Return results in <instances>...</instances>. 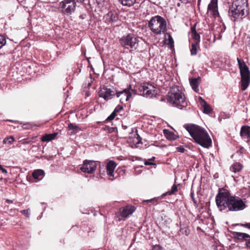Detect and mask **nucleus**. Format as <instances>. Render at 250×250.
<instances>
[{"label": "nucleus", "instance_id": "46", "mask_svg": "<svg viewBox=\"0 0 250 250\" xmlns=\"http://www.w3.org/2000/svg\"><path fill=\"white\" fill-rule=\"evenodd\" d=\"M86 15L85 14H82L79 16L80 19H81L82 20L85 19L86 18Z\"/></svg>", "mask_w": 250, "mask_h": 250}, {"label": "nucleus", "instance_id": "39", "mask_svg": "<svg viewBox=\"0 0 250 250\" xmlns=\"http://www.w3.org/2000/svg\"><path fill=\"white\" fill-rule=\"evenodd\" d=\"M86 82H87V86L90 87L91 85V83H92V78L91 75H90V77L87 78L86 79Z\"/></svg>", "mask_w": 250, "mask_h": 250}, {"label": "nucleus", "instance_id": "10", "mask_svg": "<svg viewBox=\"0 0 250 250\" xmlns=\"http://www.w3.org/2000/svg\"><path fill=\"white\" fill-rule=\"evenodd\" d=\"M116 93V92L105 86L101 88L99 91V96L106 101L113 98Z\"/></svg>", "mask_w": 250, "mask_h": 250}, {"label": "nucleus", "instance_id": "30", "mask_svg": "<svg viewBox=\"0 0 250 250\" xmlns=\"http://www.w3.org/2000/svg\"><path fill=\"white\" fill-rule=\"evenodd\" d=\"M14 138L12 136H10L9 137H6L3 139V143L4 144L10 145L14 142Z\"/></svg>", "mask_w": 250, "mask_h": 250}, {"label": "nucleus", "instance_id": "27", "mask_svg": "<svg viewBox=\"0 0 250 250\" xmlns=\"http://www.w3.org/2000/svg\"><path fill=\"white\" fill-rule=\"evenodd\" d=\"M68 127L69 130H72V131L69 133L70 135L75 134L80 130L79 127L77 125L72 123H69L68 125Z\"/></svg>", "mask_w": 250, "mask_h": 250}, {"label": "nucleus", "instance_id": "7", "mask_svg": "<svg viewBox=\"0 0 250 250\" xmlns=\"http://www.w3.org/2000/svg\"><path fill=\"white\" fill-rule=\"evenodd\" d=\"M138 38L131 34L123 37L120 40L121 45L126 49H136L138 46Z\"/></svg>", "mask_w": 250, "mask_h": 250}, {"label": "nucleus", "instance_id": "35", "mask_svg": "<svg viewBox=\"0 0 250 250\" xmlns=\"http://www.w3.org/2000/svg\"><path fill=\"white\" fill-rule=\"evenodd\" d=\"M29 211H30L29 209H24V210H21V212L22 214L25 215L26 216V217L29 218V216H30Z\"/></svg>", "mask_w": 250, "mask_h": 250}, {"label": "nucleus", "instance_id": "17", "mask_svg": "<svg viewBox=\"0 0 250 250\" xmlns=\"http://www.w3.org/2000/svg\"><path fill=\"white\" fill-rule=\"evenodd\" d=\"M105 20L109 23H112L117 22L118 20V16L115 12H109L105 16Z\"/></svg>", "mask_w": 250, "mask_h": 250}, {"label": "nucleus", "instance_id": "42", "mask_svg": "<svg viewBox=\"0 0 250 250\" xmlns=\"http://www.w3.org/2000/svg\"><path fill=\"white\" fill-rule=\"evenodd\" d=\"M117 129L116 127H108V131L109 132L111 133L114 132L115 130H117Z\"/></svg>", "mask_w": 250, "mask_h": 250}, {"label": "nucleus", "instance_id": "6", "mask_svg": "<svg viewBox=\"0 0 250 250\" xmlns=\"http://www.w3.org/2000/svg\"><path fill=\"white\" fill-rule=\"evenodd\" d=\"M76 2L74 0H63L59 4V8L62 14L69 16L76 10Z\"/></svg>", "mask_w": 250, "mask_h": 250}, {"label": "nucleus", "instance_id": "1", "mask_svg": "<svg viewBox=\"0 0 250 250\" xmlns=\"http://www.w3.org/2000/svg\"><path fill=\"white\" fill-rule=\"evenodd\" d=\"M217 206L220 211L228 208L229 211L242 210L246 207L243 200L238 197L231 195L230 192L224 188H220L215 198Z\"/></svg>", "mask_w": 250, "mask_h": 250}, {"label": "nucleus", "instance_id": "36", "mask_svg": "<svg viewBox=\"0 0 250 250\" xmlns=\"http://www.w3.org/2000/svg\"><path fill=\"white\" fill-rule=\"evenodd\" d=\"M168 43L170 45H173L174 41L173 38L170 34H168Z\"/></svg>", "mask_w": 250, "mask_h": 250}, {"label": "nucleus", "instance_id": "19", "mask_svg": "<svg viewBox=\"0 0 250 250\" xmlns=\"http://www.w3.org/2000/svg\"><path fill=\"white\" fill-rule=\"evenodd\" d=\"M116 95L117 97H120V102L122 103L129 101L130 99V95L127 94L125 89L116 92Z\"/></svg>", "mask_w": 250, "mask_h": 250}, {"label": "nucleus", "instance_id": "3", "mask_svg": "<svg viewBox=\"0 0 250 250\" xmlns=\"http://www.w3.org/2000/svg\"><path fill=\"white\" fill-rule=\"evenodd\" d=\"M248 2L245 0H234L229 8V15L235 21L237 19H243L249 14Z\"/></svg>", "mask_w": 250, "mask_h": 250}, {"label": "nucleus", "instance_id": "14", "mask_svg": "<svg viewBox=\"0 0 250 250\" xmlns=\"http://www.w3.org/2000/svg\"><path fill=\"white\" fill-rule=\"evenodd\" d=\"M116 167V163L112 161H110L108 163H107V164L106 165V172H107V175L110 177H112V178H109L111 180H113L114 179V169H115Z\"/></svg>", "mask_w": 250, "mask_h": 250}, {"label": "nucleus", "instance_id": "54", "mask_svg": "<svg viewBox=\"0 0 250 250\" xmlns=\"http://www.w3.org/2000/svg\"><path fill=\"white\" fill-rule=\"evenodd\" d=\"M225 29H226V27L224 26V28L221 29L220 32L221 33L224 32L225 31Z\"/></svg>", "mask_w": 250, "mask_h": 250}, {"label": "nucleus", "instance_id": "31", "mask_svg": "<svg viewBox=\"0 0 250 250\" xmlns=\"http://www.w3.org/2000/svg\"><path fill=\"white\" fill-rule=\"evenodd\" d=\"M177 190H178L177 186L176 185H173L172 186V187H171V190L168 191L166 193H164L163 194V195H170L173 194L177 191Z\"/></svg>", "mask_w": 250, "mask_h": 250}, {"label": "nucleus", "instance_id": "8", "mask_svg": "<svg viewBox=\"0 0 250 250\" xmlns=\"http://www.w3.org/2000/svg\"><path fill=\"white\" fill-rule=\"evenodd\" d=\"M138 94L147 98H152L157 95V91L152 84L146 83L139 86Z\"/></svg>", "mask_w": 250, "mask_h": 250}, {"label": "nucleus", "instance_id": "24", "mask_svg": "<svg viewBox=\"0 0 250 250\" xmlns=\"http://www.w3.org/2000/svg\"><path fill=\"white\" fill-rule=\"evenodd\" d=\"M190 230L188 226L186 224L180 223V232L182 235L188 236Z\"/></svg>", "mask_w": 250, "mask_h": 250}, {"label": "nucleus", "instance_id": "52", "mask_svg": "<svg viewBox=\"0 0 250 250\" xmlns=\"http://www.w3.org/2000/svg\"><path fill=\"white\" fill-rule=\"evenodd\" d=\"M6 202L7 203H8V204H10V203H13V201L11 200H9V199H6Z\"/></svg>", "mask_w": 250, "mask_h": 250}, {"label": "nucleus", "instance_id": "57", "mask_svg": "<svg viewBox=\"0 0 250 250\" xmlns=\"http://www.w3.org/2000/svg\"><path fill=\"white\" fill-rule=\"evenodd\" d=\"M200 1H201V0H198V5H199Z\"/></svg>", "mask_w": 250, "mask_h": 250}, {"label": "nucleus", "instance_id": "47", "mask_svg": "<svg viewBox=\"0 0 250 250\" xmlns=\"http://www.w3.org/2000/svg\"><path fill=\"white\" fill-rule=\"evenodd\" d=\"M157 200L155 198L146 201V202H157Z\"/></svg>", "mask_w": 250, "mask_h": 250}, {"label": "nucleus", "instance_id": "48", "mask_svg": "<svg viewBox=\"0 0 250 250\" xmlns=\"http://www.w3.org/2000/svg\"><path fill=\"white\" fill-rule=\"evenodd\" d=\"M145 165H146V166H148V165H154V164L153 163H151V162H145Z\"/></svg>", "mask_w": 250, "mask_h": 250}, {"label": "nucleus", "instance_id": "41", "mask_svg": "<svg viewBox=\"0 0 250 250\" xmlns=\"http://www.w3.org/2000/svg\"><path fill=\"white\" fill-rule=\"evenodd\" d=\"M199 100L202 105L206 104L207 102L201 97H199Z\"/></svg>", "mask_w": 250, "mask_h": 250}, {"label": "nucleus", "instance_id": "5", "mask_svg": "<svg viewBox=\"0 0 250 250\" xmlns=\"http://www.w3.org/2000/svg\"><path fill=\"white\" fill-rule=\"evenodd\" d=\"M148 26L152 32L157 35L165 33L167 30L166 20L158 15L151 18L148 22Z\"/></svg>", "mask_w": 250, "mask_h": 250}, {"label": "nucleus", "instance_id": "45", "mask_svg": "<svg viewBox=\"0 0 250 250\" xmlns=\"http://www.w3.org/2000/svg\"><path fill=\"white\" fill-rule=\"evenodd\" d=\"M0 170H1L3 173H7V171L6 169L2 167V166L0 165Z\"/></svg>", "mask_w": 250, "mask_h": 250}, {"label": "nucleus", "instance_id": "56", "mask_svg": "<svg viewBox=\"0 0 250 250\" xmlns=\"http://www.w3.org/2000/svg\"><path fill=\"white\" fill-rule=\"evenodd\" d=\"M167 222H168V223H170L171 222V220L170 219H168L167 220Z\"/></svg>", "mask_w": 250, "mask_h": 250}, {"label": "nucleus", "instance_id": "40", "mask_svg": "<svg viewBox=\"0 0 250 250\" xmlns=\"http://www.w3.org/2000/svg\"><path fill=\"white\" fill-rule=\"evenodd\" d=\"M152 250H165L160 245H155L153 247Z\"/></svg>", "mask_w": 250, "mask_h": 250}, {"label": "nucleus", "instance_id": "2", "mask_svg": "<svg viewBox=\"0 0 250 250\" xmlns=\"http://www.w3.org/2000/svg\"><path fill=\"white\" fill-rule=\"evenodd\" d=\"M184 127L197 144L205 148H208L211 146V139L203 127L192 124H185Z\"/></svg>", "mask_w": 250, "mask_h": 250}, {"label": "nucleus", "instance_id": "53", "mask_svg": "<svg viewBox=\"0 0 250 250\" xmlns=\"http://www.w3.org/2000/svg\"><path fill=\"white\" fill-rule=\"evenodd\" d=\"M84 0H74V1H77L78 2L82 3L84 1Z\"/></svg>", "mask_w": 250, "mask_h": 250}, {"label": "nucleus", "instance_id": "29", "mask_svg": "<svg viewBox=\"0 0 250 250\" xmlns=\"http://www.w3.org/2000/svg\"><path fill=\"white\" fill-rule=\"evenodd\" d=\"M125 89V90L126 92H127L128 95L129 94L130 98H131L133 95L138 94V90L137 91L136 89H132L130 85H129V87H127Z\"/></svg>", "mask_w": 250, "mask_h": 250}, {"label": "nucleus", "instance_id": "16", "mask_svg": "<svg viewBox=\"0 0 250 250\" xmlns=\"http://www.w3.org/2000/svg\"><path fill=\"white\" fill-rule=\"evenodd\" d=\"M232 235L234 238L240 240H245L248 242L249 239H250V235L245 233L234 231L232 232Z\"/></svg>", "mask_w": 250, "mask_h": 250}, {"label": "nucleus", "instance_id": "58", "mask_svg": "<svg viewBox=\"0 0 250 250\" xmlns=\"http://www.w3.org/2000/svg\"><path fill=\"white\" fill-rule=\"evenodd\" d=\"M249 15H250V10H249Z\"/></svg>", "mask_w": 250, "mask_h": 250}, {"label": "nucleus", "instance_id": "55", "mask_svg": "<svg viewBox=\"0 0 250 250\" xmlns=\"http://www.w3.org/2000/svg\"><path fill=\"white\" fill-rule=\"evenodd\" d=\"M191 197L192 198V200H193V201L194 202V203L195 204L196 203V201L195 200V199L193 198V194H191Z\"/></svg>", "mask_w": 250, "mask_h": 250}, {"label": "nucleus", "instance_id": "34", "mask_svg": "<svg viewBox=\"0 0 250 250\" xmlns=\"http://www.w3.org/2000/svg\"><path fill=\"white\" fill-rule=\"evenodd\" d=\"M202 106L204 108V112L206 114H209L211 112L210 106L207 104H203Z\"/></svg>", "mask_w": 250, "mask_h": 250}, {"label": "nucleus", "instance_id": "15", "mask_svg": "<svg viewBox=\"0 0 250 250\" xmlns=\"http://www.w3.org/2000/svg\"><path fill=\"white\" fill-rule=\"evenodd\" d=\"M135 208L132 206H126L123 208L121 211V215L122 217L126 218L129 215L131 214L135 211Z\"/></svg>", "mask_w": 250, "mask_h": 250}, {"label": "nucleus", "instance_id": "25", "mask_svg": "<svg viewBox=\"0 0 250 250\" xmlns=\"http://www.w3.org/2000/svg\"><path fill=\"white\" fill-rule=\"evenodd\" d=\"M243 166L239 163H235L230 167V170L236 173L240 171L242 169Z\"/></svg>", "mask_w": 250, "mask_h": 250}, {"label": "nucleus", "instance_id": "50", "mask_svg": "<svg viewBox=\"0 0 250 250\" xmlns=\"http://www.w3.org/2000/svg\"><path fill=\"white\" fill-rule=\"evenodd\" d=\"M191 32H192V34H193V33H195V32H196V29H195V27H192L191 28Z\"/></svg>", "mask_w": 250, "mask_h": 250}, {"label": "nucleus", "instance_id": "28", "mask_svg": "<svg viewBox=\"0 0 250 250\" xmlns=\"http://www.w3.org/2000/svg\"><path fill=\"white\" fill-rule=\"evenodd\" d=\"M199 48V43H192L190 53L191 55H196L197 53V49Z\"/></svg>", "mask_w": 250, "mask_h": 250}, {"label": "nucleus", "instance_id": "33", "mask_svg": "<svg viewBox=\"0 0 250 250\" xmlns=\"http://www.w3.org/2000/svg\"><path fill=\"white\" fill-rule=\"evenodd\" d=\"M6 43V39L5 37L1 34H0V49H1Z\"/></svg>", "mask_w": 250, "mask_h": 250}, {"label": "nucleus", "instance_id": "21", "mask_svg": "<svg viewBox=\"0 0 250 250\" xmlns=\"http://www.w3.org/2000/svg\"><path fill=\"white\" fill-rule=\"evenodd\" d=\"M44 171L42 170L37 169L33 172L32 176L34 179L41 180L44 177Z\"/></svg>", "mask_w": 250, "mask_h": 250}, {"label": "nucleus", "instance_id": "43", "mask_svg": "<svg viewBox=\"0 0 250 250\" xmlns=\"http://www.w3.org/2000/svg\"><path fill=\"white\" fill-rule=\"evenodd\" d=\"M241 225L242 226H243L244 227H246L247 228H248V229H250V223H246V224H241Z\"/></svg>", "mask_w": 250, "mask_h": 250}, {"label": "nucleus", "instance_id": "49", "mask_svg": "<svg viewBox=\"0 0 250 250\" xmlns=\"http://www.w3.org/2000/svg\"><path fill=\"white\" fill-rule=\"evenodd\" d=\"M138 135V137L137 138V139L138 140V142H137V144H139L141 142V138L138 135Z\"/></svg>", "mask_w": 250, "mask_h": 250}, {"label": "nucleus", "instance_id": "37", "mask_svg": "<svg viewBox=\"0 0 250 250\" xmlns=\"http://www.w3.org/2000/svg\"><path fill=\"white\" fill-rule=\"evenodd\" d=\"M116 115V113H115L114 111L111 114V115L110 116H109L107 119H106V120L107 121H111L113 119H114V118L115 117Z\"/></svg>", "mask_w": 250, "mask_h": 250}, {"label": "nucleus", "instance_id": "20", "mask_svg": "<svg viewBox=\"0 0 250 250\" xmlns=\"http://www.w3.org/2000/svg\"><path fill=\"white\" fill-rule=\"evenodd\" d=\"M200 80V78L189 79V82L192 89L195 91L197 92L198 90L199 81Z\"/></svg>", "mask_w": 250, "mask_h": 250}, {"label": "nucleus", "instance_id": "4", "mask_svg": "<svg viewBox=\"0 0 250 250\" xmlns=\"http://www.w3.org/2000/svg\"><path fill=\"white\" fill-rule=\"evenodd\" d=\"M167 101L175 106L182 109L187 104L184 93L178 86L172 87L167 96Z\"/></svg>", "mask_w": 250, "mask_h": 250}, {"label": "nucleus", "instance_id": "51", "mask_svg": "<svg viewBox=\"0 0 250 250\" xmlns=\"http://www.w3.org/2000/svg\"><path fill=\"white\" fill-rule=\"evenodd\" d=\"M247 246L250 249V239H249L248 242L246 243Z\"/></svg>", "mask_w": 250, "mask_h": 250}, {"label": "nucleus", "instance_id": "23", "mask_svg": "<svg viewBox=\"0 0 250 250\" xmlns=\"http://www.w3.org/2000/svg\"><path fill=\"white\" fill-rule=\"evenodd\" d=\"M164 133L167 139L169 140H175L177 138V136L175 135L173 132L170 131L168 130L164 129Z\"/></svg>", "mask_w": 250, "mask_h": 250}, {"label": "nucleus", "instance_id": "32", "mask_svg": "<svg viewBox=\"0 0 250 250\" xmlns=\"http://www.w3.org/2000/svg\"><path fill=\"white\" fill-rule=\"evenodd\" d=\"M192 38L194 40V43H199L200 42V36L197 32H195L192 34Z\"/></svg>", "mask_w": 250, "mask_h": 250}, {"label": "nucleus", "instance_id": "12", "mask_svg": "<svg viewBox=\"0 0 250 250\" xmlns=\"http://www.w3.org/2000/svg\"><path fill=\"white\" fill-rule=\"evenodd\" d=\"M240 136L242 139L248 143L250 141V126L248 125L242 126L240 130Z\"/></svg>", "mask_w": 250, "mask_h": 250}, {"label": "nucleus", "instance_id": "11", "mask_svg": "<svg viewBox=\"0 0 250 250\" xmlns=\"http://www.w3.org/2000/svg\"><path fill=\"white\" fill-rule=\"evenodd\" d=\"M208 10L211 12L212 15L214 18L219 17V14L218 10V0H211L208 6Z\"/></svg>", "mask_w": 250, "mask_h": 250}, {"label": "nucleus", "instance_id": "18", "mask_svg": "<svg viewBox=\"0 0 250 250\" xmlns=\"http://www.w3.org/2000/svg\"><path fill=\"white\" fill-rule=\"evenodd\" d=\"M241 89L245 90L250 83V75H241Z\"/></svg>", "mask_w": 250, "mask_h": 250}, {"label": "nucleus", "instance_id": "9", "mask_svg": "<svg viewBox=\"0 0 250 250\" xmlns=\"http://www.w3.org/2000/svg\"><path fill=\"white\" fill-rule=\"evenodd\" d=\"M96 168L97 164L95 161L85 160L83 161L80 169L83 172L92 174L94 173Z\"/></svg>", "mask_w": 250, "mask_h": 250}, {"label": "nucleus", "instance_id": "44", "mask_svg": "<svg viewBox=\"0 0 250 250\" xmlns=\"http://www.w3.org/2000/svg\"><path fill=\"white\" fill-rule=\"evenodd\" d=\"M177 150L179 152H182V153H183L184 152L185 149L184 147H177Z\"/></svg>", "mask_w": 250, "mask_h": 250}, {"label": "nucleus", "instance_id": "22", "mask_svg": "<svg viewBox=\"0 0 250 250\" xmlns=\"http://www.w3.org/2000/svg\"><path fill=\"white\" fill-rule=\"evenodd\" d=\"M57 134V133H53L52 134H46L42 137L41 140L42 142L50 141L52 140L55 139Z\"/></svg>", "mask_w": 250, "mask_h": 250}, {"label": "nucleus", "instance_id": "38", "mask_svg": "<svg viewBox=\"0 0 250 250\" xmlns=\"http://www.w3.org/2000/svg\"><path fill=\"white\" fill-rule=\"evenodd\" d=\"M123 109V106L120 105H118L114 110V112L116 113L119 112L121 110Z\"/></svg>", "mask_w": 250, "mask_h": 250}, {"label": "nucleus", "instance_id": "26", "mask_svg": "<svg viewBox=\"0 0 250 250\" xmlns=\"http://www.w3.org/2000/svg\"><path fill=\"white\" fill-rule=\"evenodd\" d=\"M123 6L131 7L136 2V0H118Z\"/></svg>", "mask_w": 250, "mask_h": 250}, {"label": "nucleus", "instance_id": "13", "mask_svg": "<svg viewBox=\"0 0 250 250\" xmlns=\"http://www.w3.org/2000/svg\"><path fill=\"white\" fill-rule=\"evenodd\" d=\"M239 68L240 69V75H250V71L249 67L247 66L243 61L237 58Z\"/></svg>", "mask_w": 250, "mask_h": 250}]
</instances>
